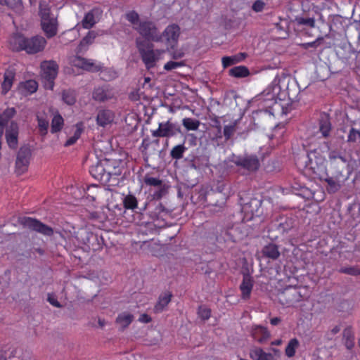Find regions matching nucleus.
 Returning a JSON list of instances; mask_svg holds the SVG:
<instances>
[{
  "instance_id": "obj_1",
  "label": "nucleus",
  "mask_w": 360,
  "mask_h": 360,
  "mask_svg": "<svg viewBox=\"0 0 360 360\" xmlns=\"http://www.w3.org/2000/svg\"><path fill=\"white\" fill-rule=\"evenodd\" d=\"M325 158L317 150H311L298 158L297 165L302 168L304 173L310 178L316 179L326 176L327 168Z\"/></svg>"
},
{
  "instance_id": "obj_2",
  "label": "nucleus",
  "mask_w": 360,
  "mask_h": 360,
  "mask_svg": "<svg viewBox=\"0 0 360 360\" xmlns=\"http://www.w3.org/2000/svg\"><path fill=\"white\" fill-rule=\"evenodd\" d=\"M47 41L39 35L27 37L20 32L13 33L9 38V46L13 51H25L27 54H36L42 51Z\"/></svg>"
},
{
  "instance_id": "obj_3",
  "label": "nucleus",
  "mask_w": 360,
  "mask_h": 360,
  "mask_svg": "<svg viewBox=\"0 0 360 360\" xmlns=\"http://www.w3.org/2000/svg\"><path fill=\"white\" fill-rule=\"evenodd\" d=\"M125 18L132 25L133 29L142 37L143 41L158 42L160 40V30L154 21L148 19L141 20L139 13L135 11L127 12Z\"/></svg>"
},
{
  "instance_id": "obj_4",
  "label": "nucleus",
  "mask_w": 360,
  "mask_h": 360,
  "mask_svg": "<svg viewBox=\"0 0 360 360\" xmlns=\"http://www.w3.org/2000/svg\"><path fill=\"white\" fill-rule=\"evenodd\" d=\"M39 15L41 18V26L48 39L55 37L58 30V17L51 11L49 4L45 1L39 3Z\"/></svg>"
},
{
  "instance_id": "obj_5",
  "label": "nucleus",
  "mask_w": 360,
  "mask_h": 360,
  "mask_svg": "<svg viewBox=\"0 0 360 360\" xmlns=\"http://www.w3.org/2000/svg\"><path fill=\"white\" fill-rule=\"evenodd\" d=\"M136 46L146 68L148 70L154 68L159 59L161 51L160 50H154L153 44L143 39H137L136 40Z\"/></svg>"
},
{
  "instance_id": "obj_6",
  "label": "nucleus",
  "mask_w": 360,
  "mask_h": 360,
  "mask_svg": "<svg viewBox=\"0 0 360 360\" xmlns=\"http://www.w3.org/2000/svg\"><path fill=\"white\" fill-rule=\"evenodd\" d=\"M40 68L41 80L45 89L52 90L58 72V65L54 60H44L41 62Z\"/></svg>"
},
{
  "instance_id": "obj_7",
  "label": "nucleus",
  "mask_w": 360,
  "mask_h": 360,
  "mask_svg": "<svg viewBox=\"0 0 360 360\" xmlns=\"http://www.w3.org/2000/svg\"><path fill=\"white\" fill-rule=\"evenodd\" d=\"M180 33L178 25H169L162 33L159 32L160 40L158 42L164 44L167 51L173 50L178 44Z\"/></svg>"
},
{
  "instance_id": "obj_8",
  "label": "nucleus",
  "mask_w": 360,
  "mask_h": 360,
  "mask_svg": "<svg viewBox=\"0 0 360 360\" xmlns=\"http://www.w3.org/2000/svg\"><path fill=\"white\" fill-rule=\"evenodd\" d=\"M181 132L180 127L170 120L160 122L158 128L151 131L153 138L172 137Z\"/></svg>"
},
{
  "instance_id": "obj_9",
  "label": "nucleus",
  "mask_w": 360,
  "mask_h": 360,
  "mask_svg": "<svg viewBox=\"0 0 360 360\" xmlns=\"http://www.w3.org/2000/svg\"><path fill=\"white\" fill-rule=\"evenodd\" d=\"M105 167V173L107 177V184L108 186H114L117 182V177L121 175L122 172V162L117 160L104 159Z\"/></svg>"
},
{
  "instance_id": "obj_10",
  "label": "nucleus",
  "mask_w": 360,
  "mask_h": 360,
  "mask_svg": "<svg viewBox=\"0 0 360 360\" xmlns=\"http://www.w3.org/2000/svg\"><path fill=\"white\" fill-rule=\"evenodd\" d=\"M278 300L282 305L291 307L302 300V295L297 287L289 286L278 294Z\"/></svg>"
},
{
  "instance_id": "obj_11",
  "label": "nucleus",
  "mask_w": 360,
  "mask_h": 360,
  "mask_svg": "<svg viewBox=\"0 0 360 360\" xmlns=\"http://www.w3.org/2000/svg\"><path fill=\"white\" fill-rule=\"evenodd\" d=\"M31 155L32 152L28 146H24L20 148L15 161V172L18 174L20 175L27 170Z\"/></svg>"
},
{
  "instance_id": "obj_12",
  "label": "nucleus",
  "mask_w": 360,
  "mask_h": 360,
  "mask_svg": "<svg viewBox=\"0 0 360 360\" xmlns=\"http://www.w3.org/2000/svg\"><path fill=\"white\" fill-rule=\"evenodd\" d=\"M262 200L252 198L247 202H243L241 207V212L244 214V219L247 221L252 220L255 217L260 215Z\"/></svg>"
},
{
  "instance_id": "obj_13",
  "label": "nucleus",
  "mask_w": 360,
  "mask_h": 360,
  "mask_svg": "<svg viewBox=\"0 0 360 360\" xmlns=\"http://www.w3.org/2000/svg\"><path fill=\"white\" fill-rule=\"evenodd\" d=\"M70 63L74 67L91 72H97L101 70L103 68L101 63H96L92 59H87L78 56L72 57Z\"/></svg>"
},
{
  "instance_id": "obj_14",
  "label": "nucleus",
  "mask_w": 360,
  "mask_h": 360,
  "mask_svg": "<svg viewBox=\"0 0 360 360\" xmlns=\"http://www.w3.org/2000/svg\"><path fill=\"white\" fill-rule=\"evenodd\" d=\"M21 223L25 227L39 232L45 236H51L53 233V230L51 227L41 223L37 219L31 217L22 218Z\"/></svg>"
},
{
  "instance_id": "obj_15",
  "label": "nucleus",
  "mask_w": 360,
  "mask_h": 360,
  "mask_svg": "<svg viewBox=\"0 0 360 360\" xmlns=\"http://www.w3.org/2000/svg\"><path fill=\"white\" fill-rule=\"evenodd\" d=\"M274 118V113L269 109L257 110L252 112V120L256 128H264Z\"/></svg>"
},
{
  "instance_id": "obj_16",
  "label": "nucleus",
  "mask_w": 360,
  "mask_h": 360,
  "mask_svg": "<svg viewBox=\"0 0 360 360\" xmlns=\"http://www.w3.org/2000/svg\"><path fill=\"white\" fill-rule=\"evenodd\" d=\"M19 127L16 122H11L10 125L6 129L5 137L8 146L11 148L15 149L18 144Z\"/></svg>"
},
{
  "instance_id": "obj_17",
  "label": "nucleus",
  "mask_w": 360,
  "mask_h": 360,
  "mask_svg": "<svg viewBox=\"0 0 360 360\" xmlns=\"http://www.w3.org/2000/svg\"><path fill=\"white\" fill-rule=\"evenodd\" d=\"M254 283V279L249 273L243 274V281L239 286L243 300H247L250 299Z\"/></svg>"
},
{
  "instance_id": "obj_18",
  "label": "nucleus",
  "mask_w": 360,
  "mask_h": 360,
  "mask_svg": "<svg viewBox=\"0 0 360 360\" xmlns=\"http://www.w3.org/2000/svg\"><path fill=\"white\" fill-rule=\"evenodd\" d=\"M250 334L252 338L260 344L267 342L271 336L267 328L261 325H252Z\"/></svg>"
},
{
  "instance_id": "obj_19",
  "label": "nucleus",
  "mask_w": 360,
  "mask_h": 360,
  "mask_svg": "<svg viewBox=\"0 0 360 360\" xmlns=\"http://www.w3.org/2000/svg\"><path fill=\"white\" fill-rule=\"evenodd\" d=\"M104 166V159L101 160L90 167L89 173L95 179L99 181L102 184H107L106 171L105 167Z\"/></svg>"
},
{
  "instance_id": "obj_20",
  "label": "nucleus",
  "mask_w": 360,
  "mask_h": 360,
  "mask_svg": "<svg viewBox=\"0 0 360 360\" xmlns=\"http://www.w3.org/2000/svg\"><path fill=\"white\" fill-rule=\"evenodd\" d=\"M16 72L13 68H7L4 74V80L1 84V94L3 95L7 94V93L11 89L15 78Z\"/></svg>"
},
{
  "instance_id": "obj_21",
  "label": "nucleus",
  "mask_w": 360,
  "mask_h": 360,
  "mask_svg": "<svg viewBox=\"0 0 360 360\" xmlns=\"http://www.w3.org/2000/svg\"><path fill=\"white\" fill-rule=\"evenodd\" d=\"M115 119V113L113 111L108 109H102L98 110L96 116V123L98 126L105 127L111 124Z\"/></svg>"
},
{
  "instance_id": "obj_22",
  "label": "nucleus",
  "mask_w": 360,
  "mask_h": 360,
  "mask_svg": "<svg viewBox=\"0 0 360 360\" xmlns=\"http://www.w3.org/2000/svg\"><path fill=\"white\" fill-rule=\"evenodd\" d=\"M236 164L248 171H255L259 167V160L257 158L253 156L239 158L236 161Z\"/></svg>"
},
{
  "instance_id": "obj_23",
  "label": "nucleus",
  "mask_w": 360,
  "mask_h": 360,
  "mask_svg": "<svg viewBox=\"0 0 360 360\" xmlns=\"http://www.w3.org/2000/svg\"><path fill=\"white\" fill-rule=\"evenodd\" d=\"M92 97L96 101L104 102L111 99L113 97V94L108 86H103L95 88Z\"/></svg>"
},
{
  "instance_id": "obj_24",
  "label": "nucleus",
  "mask_w": 360,
  "mask_h": 360,
  "mask_svg": "<svg viewBox=\"0 0 360 360\" xmlns=\"http://www.w3.org/2000/svg\"><path fill=\"white\" fill-rule=\"evenodd\" d=\"M172 297V295L169 291H165L161 293L158 297L156 304L154 306V313L159 314L162 312L166 309L169 303L171 302Z\"/></svg>"
},
{
  "instance_id": "obj_25",
  "label": "nucleus",
  "mask_w": 360,
  "mask_h": 360,
  "mask_svg": "<svg viewBox=\"0 0 360 360\" xmlns=\"http://www.w3.org/2000/svg\"><path fill=\"white\" fill-rule=\"evenodd\" d=\"M332 125L329 115L327 114L322 115L319 120V132L321 134V137H329Z\"/></svg>"
},
{
  "instance_id": "obj_26",
  "label": "nucleus",
  "mask_w": 360,
  "mask_h": 360,
  "mask_svg": "<svg viewBox=\"0 0 360 360\" xmlns=\"http://www.w3.org/2000/svg\"><path fill=\"white\" fill-rule=\"evenodd\" d=\"M321 181L327 183L326 190L328 193L333 194L338 192L341 188V184L337 177L329 176L326 172V176L323 178H319Z\"/></svg>"
},
{
  "instance_id": "obj_27",
  "label": "nucleus",
  "mask_w": 360,
  "mask_h": 360,
  "mask_svg": "<svg viewBox=\"0 0 360 360\" xmlns=\"http://www.w3.org/2000/svg\"><path fill=\"white\" fill-rule=\"evenodd\" d=\"M262 255L272 260L277 259L280 256V252L276 245L269 243L265 245L262 250Z\"/></svg>"
},
{
  "instance_id": "obj_28",
  "label": "nucleus",
  "mask_w": 360,
  "mask_h": 360,
  "mask_svg": "<svg viewBox=\"0 0 360 360\" xmlns=\"http://www.w3.org/2000/svg\"><path fill=\"white\" fill-rule=\"evenodd\" d=\"M250 356L252 360H274V356L272 354L264 352L260 347L251 349Z\"/></svg>"
},
{
  "instance_id": "obj_29",
  "label": "nucleus",
  "mask_w": 360,
  "mask_h": 360,
  "mask_svg": "<svg viewBox=\"0 0 360 360\" xmlns=\"http://www.w3.org/2000/svg\"><path fill=\"white\" fill-rule=\"evenodd\" d=\"M134 315L129 312H122L118 314L115 322L118 324L122 330L127 328L133 321Z\"/></svg>"
},
{
  "instance_id": "obj_30",
  "label": "nucleus",
  "mask_w": 360,
  "mask_h": 360,
  "mask_svg": "<svg viewBox=\"0 0 360 360\" xmlns=\"http://www.w3.org/2000/svg\"><path fill=\"white\" fill-rule=\"evenodd\" d=\"M343 342L346 348L349 350L352 349L355 345L354 333L352 328L349 326L343 330Z\"/></svg>"
},
{
  "instance_id": "obj_31",
  "label": "nucleus",
  "mask_w": 360,
  "mask_h": 360,
  "mask_svg": "<svg viewBox=\"0 0 360 360\" xmlns=\"http://www.w3.org/2000/svg\"><path fill=\"white\" fill-rule=\"evenodd\" d=\"M0 5L6 6L18 14L22 13L24 9L22 0H0Z\"/></svg>"
},
{
  "instance_id": "obj_32",
  "label": "nucleus",
  "mask_w": 360,
  "mask_h": 360,
  "mask_svg": "<svg viewBox=\"0 0 360 360\" xmlns=\"http://www.w3.org/2000/svg\"><path fill=\"white\" fill-rule=\"evenodd\" d=\"M64 125V120L63 117L58 113L56 112L51 120V132L52 134H56L61 131Z\"/></svg>"
},
{
  "instance_id": "obj_33",
  "label": "nucleus",
  "mask_w": 360,
  "mask_h": 360,
  "mask_svg": "<svg viewBox=\"0 0 360 360\" xmlns=\"http://www.w3.org/2000/svg\"><path fill=\"white\" fill-rule=\"evenodd\" d=\"M229 74L236 78H242L248 77L250 75V71L245 66H236L230 69Z\"/></svg>"
},
{
  "instance_id": "obj_34",
  "label": "nucleus",
  "mask_w": 360,
  "mask_h": 360,
  "mask_svg": "<svg viewBox=\"0 0 360 360\" xmlns=\"http://www.w3.org/2000/svg\"><path fill=\"white\" fill-rule=\"evenodd\" d=\"M287 81V77H276L272 84L274 85L273 88V94L271 95V100H274L275 95H278L280 91L282 89L283 86L285 84Z\"/></svg>"
},
{
  "instance_id": "obj_35",
  "label": "nucleus",
  "mask_w": 360,
  "mask_h": 360,
  "mask_svg": "<svg viewBox=\"0 0 360 360\" xmlns=\"http://www.w3.org/2000/svg\"><path fill=\"white\" fill-rule=\"evenodd\" d=\"M299 345V340L296 338L290 340L285 349V355L289 358L293 357Z\"/></svg>"
},
{
  "instance_id": "obj_36",
  "label": "nucleus",
  "mask_w": 360,
  "mask_h": 360,
  "mask_svg": "<svg viewBox=\"0 0 360 360\" xmlns=\"http://www.w3.org/2000/svg\"><path fill=\"white\" fill-rule=\"evenodd\" d=\"M37 120L38 123V129L40 135L42 136H46L48 133V129L49 126V120L44 116H40L37 115Z\"/></svg>"
},
{
  "instance_id": "obj_37",
  "label": "nucleus",
  "mask_w": 360,
  "mask_h": 360,
  "mask_svg": "<svg viewBox=\"0 0 360 360\" xmlns=\"http://www.w3.org/2000/svg\"><path fill=\"white\" fill-rule=\"evenodd\" d=\"M123 206L126 210H134L138 207L137 198L132 194L127 195L123 199Z\"/></svg>"
},
{
  "instance_id": "obj_38",
  "label": "nucleus",
  "mask_w": 360,
  "mask_h": 360,
  "mask_svg": "<svg viewBox=\"0 0 360 360\" xmlns=\"http://www.w3.org/2000/svg\"><path fill=\"white\" fill-rule=\"evenodd\" d=\"M62 100L69 105H72L76 102L75 91L71 89L63 90L62 92Z\"/></svg>"
},
{
  "instance_id": "obj_39",
  "label": "nucleus",
  "mask_w": 360,
  "mask_h": 360,
  "mask_svg": "<svg viewBox=\"0 0 360 360\" xmlns=\"http://www.w3.org/2000/svg\"><path fill=\"white\" fill-rule=\"evenodd\" d=\"M15 113L16 110L14 108H6L0 115V124L5 126L8 121L15 116Z\"/></svg>"
},
{
  "instance_id": "obj_40",
  "label": "nucleus",
  "mask_w": 360,
  "mask_h": 360,
  "mask_svg": "<svg viewBox=\"0 0 360 360\" xmlns=\"http://www.w3.org/2000/svg\"><path fill=\"white\" fill-rule=\"evenodd\" d=\"M182 124L188 131H195L198 129L200 122L198 120L186 117L183 119Z\"/></svg>"
},
{
  "instance_id": "obj_41",
  "label": "nucleus",
  "mask_w": 360,
  "mask_h": 360,
  "mask_svg": "<svg viewBox=\"0 0 360 360\" xmlns=\"http://www.w3.org/2000/svg\"><path fill=\"white\" fill-rule=\"evenodd\" d=\"M187 150L184 144H179L173 147L170 151V156L172 159L179 160L183 158L184 153Z\"/></svg>"
},
{
  "instance_id": "obj_42",
  "label": "nucleus",
  "mask_w": 360,
  "mask_h": 360,
  "mask_svg": "<svg viewBox=\"0 0 360 360\" xmlns=\"http://www.w3.org/2000/svg\"><path fill=\"white\" fill-rule=\"evenodd\" d=\"M95 17L92 11H89L85 14L82 20V25L84 29H90L96 24Z\"/></svg>"
},
{
  "instance_id": "obj_43",
  "label": "nucleus",
  "mask_w": 360,
  "mask_h": 360,
  "mask_svg": "<svg viewBox=\"0 0 360 360\" xmlns=\"http://www.w3.org/2000/svg\"><path fill=\"white\" fill-rule=\"evenodd\" d=\"M285 132L284 125H277L273 130L271 139H276L277 143H281L283 141V136Z\"/></svg>"
},
{
  "instance_id": "obj_44",
  "label": "nucleus",
  "mask_w": 360,
  "mask_h": 360,
  "mask_svg": "<svg viewBox=\"0 0 360 360\" xmlns=\"http://www.w3.org/2000/svg\"><path fill=\"white\" fill-rule=\"evenodd\" d=\"M216 240L219 243L235 241L231 231L229 229H224L221 231V233L216 236Z\"/></svg>"
},
{
  "instance_id": "obj_45",
  "label": "nucleus",
  "mask_w": 360,
  "mask_h": 360,
  "mask_svg": "<svg viewBox=\"0 0 360 360\" xmlns=\"http://www.w3.org/2000/svg\"><path fill=\"white\" fill-rule=\"evenodd\" d=\"M211 309L204 305H200L198 309V315L202 321L208 320L211 316Z\"/></svg>"
},
{
  "instance_id": "obj_46",
  "label": "nucleus",
  "mask_w": 360,
  "mask_h": 360,
  "mask_svg": "<svg viewBox=\"0 0 360 360\" xmlns=\"http://www.w3.org/2000/svg\"><path fill=\"white\" fill-rule=\"evenodd\" d=\"M59 38L60 39V43L64 45H68L70 42L73 41L76 39V36H72V30H69L63 32Z\"/></svg>"
},
{
  "instance_id": "obj_47",
  "label": "nucleus",
  "mask_w": 360,
  "mask_h": 360,
  "mask_svg": "<svg viewBox=\"0 0 360 360\" xmlns=\"http://www.w3.org/2000/svg\"><path fill=\"white\" fill-rule=\"evenodd\" d=\"M96 35L97 34L94 31H89L81 40L79 46H89L96 39Z\"/></svg>"
},
{
  "instance_id": "obj_48",
  "label": "nucleus",
  "mask_w": 360,
  "mask_h": 360,
  "mask_svg": "<svg viewBox=\"0 0 360 360\" xmlns=\"http://www.w3.org/2000/svg\"><path fill=\"white\" fill-rule=\"evenodd\" d=\"M143 181L146 186L154 187H160L162 184V181L159 178L153 177L148 175H146L144 177Z\"/></svg>"
},
{
  "instance_id": "obj_49",
  "label": "nucleus",
  "mask_w": 360,
  "mask_h": 360,
  "mask_svg": "<svg viewBox=\"0 0 360 360\" xmlns=\"http://www.w3.org/2000/svg\"><path fill=\"white\" fill-rule=\"evenodd\" d=\"M360 140V131L352 127L349 129V131L347 135V141L348 143H356L357 141Z\"/></svg>"
},
{
  "instance_id": "obj_50",
  "label": "nucleus",
  "mask_w": 360,
  "mask_h": 360,
  "mask_svg": "<svg viewBox=\"0 0 360 360\" xmlns=\"http://www.w3.org/2000/svg\"><path fill=\"white\" fill-rule=\"evenodd\" d=\"M295 20L300 25H305L309 27H315V20L314 18L297 17Z\"/></svg>"
},
{
  "instance_id": "obj_51",
  "label": "nucleus",
  "mask_w": 360,
  "mask_h": 360,
  "mask_svg": "<svg viewBox=\"0 0 360 360\" xmlns=\"http://www.w3.org/2000/svg\"><path fill=\"white\" fill-rule=\"evenodd\" d=\"M338 271L341 274H345L351 276L360 275V268L357 266L342 267Z\"/></svg>"
},
{
  "instance_id": "obj_52",
  "label": "nucleus",
  "mask_w": 360,
  "mask_h": 360,
  "mask_svg": "<svg viewBox=\"0 0 360 360\" xmlns=\"http://www.w3.org/2000/svg\"><path fill=\"white\" fill-rule=\"evenodd\" d=\"M236 131V124L226 125L224 127V136L226 141L229 140Z\"/></svg>"
},
{
  "instance_id": "obj_53",
  "label": "nucleus",
  "mask_w": 360,
  "mask_h": 360,
  "mask_svg": "<svg viewBox=\"0 0 360 360\" xmlns=\"http://www.w3.org/2000/svg\"><path fill=\"white\" fill-rule=\"evenodd\" d=\"M23 86L28 92L32 94L37 91L38 84L34 80H28L24 83Z\"/></svg>"
},
{
  "instance_id": "obj_54",
  "label": "nucleus",
  "mask_w": 360,
  "mask_h": 360,
  "mask_svg": "<svg viewBox=\"0 0 360 360\" xmlns=\"http://www.w3.org/2000/svg\"><path fill=\"white\" fill-rule=\"evenodd\" d=\"M184 65V63L182 61L181 62H175V61L171 60L165 64L164 69L167 71H169V70H174L178 68L182 67Z\"/></svg>"
},
{
  "instance_id": "obj_55",
  "label": "nucleus",
  "mask_w": 360,
  "mask_h": 360,
  "mask_svg": "<svg viewBox=\"0 0 360 360\" xmlns=\"http://www.w3.org/2000/svg\"><path fill=\"white\" fill-rule=\"evenodd\" d=\"M222 66L224 68H226L232 65L237 63V60L234 56H224L221 58Z\"/></svg>"
},
{
  "instance_id": "obj_56",
  "label": "nucleus",
  "mask_w": 360,
  "mask_h": 360,
  "mask_svg": "<svg viewBox=\"0 0 360 360\" xmlns=\"http://www.w3.org/2000/svg\"><path fill=\"white\" fill-rule=\"evenodd\" d=\"M323 40V37H318L316 40L312 42L304 43L302 44V46L305 49H309V47L316 48L319 46L321 41Z\"/></svg>"
},
{
  "instance_id": "obj_57",
  "label": "nucleus",
  "mask_w": 360,
  "mask_h": 360,
  "mask_svg": "<svg viewBox=\"0 0 360 360\" xmlns=\"http://www.w3.org/2000/svg\"><path fill=\"white\" fill-rule=\"evenodd\" d=\"M264 7V3L261 0H257L252 4V8L255 12H261Z\"/></svg>"
},
{
  "instance_id": "obj_58",
  "label": "nucleus",
  "mask_w": 360,
  "mask_h": 360,
  "mask_svg": "<svg viewBox=\"0 0 360 360\" xmlns=\"http://www.w3.org/2000/svg\"><path fill=\"white\" fill-rule=\"evenodd\" d=\"M47 300L51 305H53L56 307H61V304H60V302L57 300V299L52 294H50V293L48 294Z\"/></svg>"
},
{
  "instance_id": "obj_59",
  "label": "nucleus",
  "mask_w": 360,
  "mask_h": 360,
  "mask_svg": "<svg viewBox=\"0 0 360 360\" xmlns=\"http://www.w3.org/2000/svg\"><path fill=\"white\" fill-rule=\"evenodd\" d=\"M328 158L330 160H335V159H340L342 162H345L346 160L345 158L342 156L340 154L335 151H331L329 153Z\"/></svg>"
},
{
  "instance_id": "obj_60",
  "label": "nucleus",
  "mask_w": 360,
  "mask_h": 360,
  "mask_svg": "<svg viewBox=\"0 0 360 360\" xmlns=\"http://www.w3.org/2000/svg\"><path fill=\"white\" fill-rule=\"evenodd\" d=\"M139 321L143 323H148L152 321V319L148 314H142L139 318Z\"/></svg>"
},
{
  "instance_id": "obj_61",
  "label": "nucleus",
  "mask_w": 360,
  "mask_h": 360,
  "mask_svg": "<svg viewBox=\"0 0 360 360\" xmlns=\"http://www.w3.org/2000/svg\"><path fill=\"white\" fill-rule=\"evenodd\" d=\"M82 124L80 123V124H77L76 125V130L74 132V135L73 136L75 137L77 139H79V137L81 136V134H82Z\"/></svg>"
},
{
  "instance_id": "obj_62",
  "label": "nucleus",
  "mask_w": 360,
  "mask_h": 360,
  "mask_svg": "<svg viewBox=\"0 0 360 360\" xmlns=\"http://www.w3.org/2000/svg\"><path fill=\"white\" fill-rule=\"evenodd\" d=\"M226 186V184L224 182H218L217 185L216 186L214 191L218 193H223L225 191V188Z\"/></svg>"
},
{
  "instance_id": "obj_63",
  "label": "nucleus",
  "mask_w": 360,
  "mask_h": 360,
  "mask_svg": "<svg viewBox=\"0 0 360 360\" xmlns=\"http://www.w3.org/2000/svg\"><path fill=\"white\" fill-rule=\"evenodd\" d=\"M246 56H247V54L245 53H239L236 55H234L233 56L236 58V60H237V63H238L243 60L245 58Z\"/></svg>"
},
{
  "instance_id": "obj_64",
  "label": "nucleus",
  "mask_w": 360,
  "mask_h": 360,
  "mask_svg": "<svg viewBox=\"0 0 360 360\" xmlns=\"http://www.w3.org/2000/svg\"><path fill=\"white\" fill-rule=\"evenodd\" d=\"M163 193H164V189L163 188H160L158 191H156L153 196V198L155 199H160L162 195H163Z\"/></svg>"
}]
</instances>
